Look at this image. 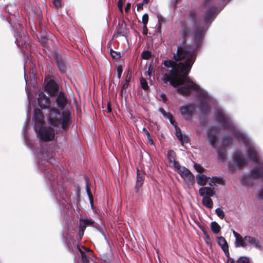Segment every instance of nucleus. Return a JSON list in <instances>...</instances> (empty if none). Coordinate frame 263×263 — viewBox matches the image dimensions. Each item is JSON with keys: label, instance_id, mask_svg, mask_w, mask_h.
<instances>
[{"label": "nucleus", "instance_id": "obj_8", "mask_svg": "<svg viewBox=\"0 0 263 263\" xmlns=\"http://www.w3.org/2000/svg\"><path fill=\"white\" fill-rule=\"evenodd\" d=\"M181 115L186 120H190L195 111V107L191 104H186L179 107Z\"/></svg>", "mask_w": 263, "mask_h": 263}, {"label": "nucleus", "instance_id": "obj_48", "mask_svg": "<svg viewBox=\"0 0 263 263\" xmlns=\"http://www.w3.org/2000/svg\"><path fill=\"white\" fill-rule=\"evenodd\" d=\"M224 252L225 255L228 257V259L231 258L230 256V253L229 251V248L223 251Z\"/></svg>", "mask_w": 263, "mask_h": 263}, {"label": "nucleus", "instance_id": "obj_52", "mask_svg": "<svg viewBox=\"0 0 263 263\" xmlns=\"http://www.w3.org/2000/svg\"><path fill=\"white\" fill-rule=\"evenodd\" d=\"M211 0H204L203 4V7L204 8H206V6H209L210 5V1Z\"/></svg>", "mask_w": 263, "mask_h": 263}, {"label": "nucleus", "instance_id": "obj_49", "mask_svg": "<svg viewBox=\"0 0 263 263\" xmlns=\"http://www.w3.org/2000/svg\"><path fill=\"white\" fill-rule=\"evenodd\" d=\"M181 0H174L173 2V6L174 8H176L178 7V5L179 3L181 2Z\"/></svg>", "mask_w": 263, "mask_h": 263}, {"label": "nucleus", "instance_id": "obj_31", "mask_svg": "<svg viewBox=\"0 0 263 263\" xmlns=\"http://www.w3.org/2000/svg\"><path fill=\"white\" fill-rule=\"evenodd\" d=\"M148 15L147 13H145L143 15L142 18V22L144 25V28H145L146 30H147V28L146 27V25L148 23Z\"/></svg>", "mask_w": 263, "mask_h": 263}, {"label": "nucleus", "instance_id": "obj_4", "mask_svg": "<svg viewBox=\"0 0 263 263\" xmlns=\"http://www.w3.org/2000/svg\"><path fill=\"white\" fill-rule=\"evenodd\" d=\"M216 120L222 125L223 127L231 132L237 138L239 141L245 144L247 147V154L250 156L255 163L259 165L258 155L254 149V145L250 139L243 132L237 129L230 117L223 111H217L215 112Z\"/></svg>", "mask_w": 263, "mask_h": 263}, {"label": "nucleus", "instance_id": "obj_30", "mask_svg": "<svg viewBox=\"0 0 263 263\" xmlns=\"http://www.w3.org/2000/svg\"><path fill=\"white\" fill-rule=\"evenodd\" d=\"M58 66L62 73H65L66 71V67L64 63L62 61H58L57 62Z\"/></svg>", "mask_w": 263, "mask_h": 263}, {"label": "nucleus", "instance_id": "obj_60", "mask_svg": "<svg viewBox=\"0 0 263 263\" xmlns=\"http://www.w3.org/2000/svg\"><path fill=\"white\" fill-rule=\"evenodd\" d=\"M149 2V0H143V4H147Z\"/></svg>", "mask_w": 263, "mask_h": 263}, {"label": "nucleus", "instance_id": "obj_11", "mask_svg": "<svg viewBox=\"0 0 263 263\" xmlns=\"http://www.w3.org/2000/svg\"><path fill=\"white\" fill-rule=\"evenodd\" d=\"M45 91L50 96H53L58 93L59 85L53 81H49L45 86Z\"/></svg>", "mask_w": 263, "mask_h": 263}, {"label": "nucleus", "instance_id": "obj_56", "mask_svg": "<svg viewBox=\"0 0 263 263\" xmlns=\"http://www.w3.org/2000/svg\"><path fill=\"white\" fill-rule=\"evenodd\" d=\"M84 235V232H83V230H79V235L80 236V238H81Z\"/></svg>", "mask_w": 263, "mask_h": 263}, {"label": "nucleus", "instance_id": "obj_7", "mask_svg": "<svg viewBox=\"0 0 263 263\" xmlns=\"http://www.w3.org/2000/svg\"><path fill=\"white\" fill-rule=\"evenodd\" d=\"M178 174L184 179L188 186H193L195 183V177L192 173L187 168L180 166L176 169Z\"/></svg>", "mask_w": 263, "mask_h": 263}, {"label": "nucleus", "instance_id": "obj_9", "mask_svg": "<svg viewBox=\"0 0 263 263\" xmlns=\"http://www.w3.org/2000/svg\"><path fill=\"white\" fill-rule=\"evenodd\" d=\"M167 119H169L171 124L174 126L175 128V135L183 145L184 143H187L189 141V137L186 135H183L181 133L180 129L177 125L175 121L173 120V117L172 115L171 118L168 117Z\"/></svg>", "mask_w": 263, "mask_h": 263}, {"label": "nucleus", "instance_id": "obj_10", "mask_svg": "<svg viewBox=\"0 0 263 263\" xmlns=\"http://www.w3.org/2000/svg\"><path fill=\"white\" fill-rule=\"evenodd\" d=\"M56 103L59 109L62 111V112L65 110L64 108L68 104V99L66 95L62 91H60L56 98Z\"/></svg>", "mask_w": 263, "mask_h": 263}, {"label": "nucleus", "instance_id": "obj_41", "mask_svg": "<svg viewBox=\"0 0 263 263\" xmlns=\"http://www.w3.org/2000/svg\"><path fill=\"white\" fill-rule=\"evenodd\" d=\"M124 0H119L118 2V7L121 13H123V4L124 3Z\"/></svg>", "mask_w": 263, "mask_h": 263}, {"label": "nucleus", "instance_id": "obj_46", "mask_svg": "<svg viewBox=\"0 0 263 263\" xmlns=\"http://www.w3.org/2000/svg\"><path fill=\"white\" fill-rule=\"evenodd\" d=\"M143 3H139L137 4V11H140L141 10H142L143 9Z\"/></svg>", "mask_w": 263, "mask_h": 263}, {"label": "nucleus", "instance_id": "obj_51", "mask_svg": "<svg viewBox=\"0 0 263 263\" xmlns=\"http://www.w3.org/2000/svg\"><path fill=\"white\" fill-rule=\"evenodd\" d=\"M85 229H86V226L83 224V223L82 222V221L80 220V230H83V232H84Z\"/></svg>", "mask_w": 263, "mask_h": 263}, {"label": "nucleus", "instance_id": "obj_20", "mask_svg": "<svg viewBox=\"0 0 263 263\" xmlns=\"http://www.w3.org/2000/svg\"><path fill=\"white\" fill-rule=\"evenodd\" d=\"M216 15V11L214 9L210 8L208 10L204 15L205 23L207 24L210 21L211 22L215 18Z\"/></svg>", "mask_w": 263, "mask_h": 263}, {"label": "nucleus", "instance_id": "obj_59", "mask_svg": "<svg viewBox=\"0 0 263 263\" xmlns=\"http://www.w3.org/2000/svg\"><path fill=\"white\" fill-rule=\"evenodd\" d=\"M148 141L151 144H153L154 142H153L152 138H151L150 139H149Z\"/></svg>", "mask_w": 263, "mask_h": 263}, {"label": "nucleus", "instance_id": "obj_62", "mask_svg": "<svg viewBox=\"0 0 263 263\" xmlns=\"http://www.w3.org/2000/svg\"><path fill=\"white\" fill-rule=\"evenodd\" d=\"M147 136V138L148 139V140L150 139L151 138H152L151 136V135L149 134V136Z\"/></svg>", "mask_w": 263, "mask_h": 263}, {"label": "nucleus", "instance_id": "obj_33", "mask_svg": "<svg viewBox=\"0 0 263 263\" xmlns=\"http://www.w3.org/2000/svg\"><path fill=\"white\" fill-rule=\"evenodd\" d=\"M216 215L221 219L224 217V213L223 211L220 208H217L215 210Z\"/></svg>", "mask_w": 263, "mask_h": 263}, {"label": "nucleus", "instance_id": "obj_27", "mask_svg": "<svg viewBox=\"0 0 263 263\" xmlns=\"http://www.w3.org/2000/svg\"><path fill=\"white\" fill-rule=\"evenodd\" d=\"M226 150L224 148H219L218 149V158L219 160L224 161L226 157Z\"/></svg>", "mask_w": 263, "mask_h": 263}, {"label": "nucleus", "instance_id": "obj_28", "mask_svg": "<svg viewBox=\"0 0 263 263\" xmlns=\"http://www.w3.org/2000/svg\"><path fill=\"white\" fill-rule=\"evenodd\" d=\"M5 11H8L10 14L12 15H14L16 13H17L15 7L13 5H10L7 6V7L5 8Z\"/></svg>", "mask_w": 263, "mask_h": 263}, {"label": "nucleus", "instance_id": "obj_45", "mask_svg": "<svg viewBox=\"0 0 263 263\" xmlns=\"http://www.w3.org/2000/svg\"><path fill=\"white\" fill-rule=\"evenodd\" d=\"M152 70V69L151 66H149L148 67V70L144 73V76H148L149 77H151Z\"/></svg>", "mask_w": 263, "mask_h": 263}, {"label": "nucleus", "instance_id": "obj_1", "mask_svg": "<svg viewBox=\"0 0 263 263\" xmlns=\"http://www.w3.org/2000/svg\"><path fill=\"white\" fill-rule=\"evenodd\" d=\"M195 50H190L186 47H178L176 52L173 55L175 61L168 60L163 62L164 65L171 69L162 74L161 80L164 83H169L174 87L185 84V86L176 89L177 92L182 95H190L191 90L196 92L202 98L199 102V109L202 114H205L210 111L208 94L187 76L195 61Z\"/></svg>", "mask_w": 263, "mask_h": 263}, {"label": "nucleus", "instance_id": "obj_61", "mask_svg": "<svg viewBox=\"0 0 263 263\" xmlns=\"http://www.w3.org/2000/svg\"><path fill=\"white\" fill-rule=\"evenodd\" d=\"M143 28H144L143 33L146 34L147 33V31L146 30L145 28L143 27Z\"/></svg>", "mask_w": 263, "mask_h": 263}, {"label": "nucleus", "instance_id": "obj_43", "mask_svg": "<svg viewBox=\"0 0 263 263\" xmlns=\"http://www.w3.org/2000/svg\"><path fill=\"white\" fill-rule=\"evenodd\" d=\"M128 85H129V84H127V83H124V84L123 85L121 90V92L122 95L123 93H126V89L128 87Z\"/></svg>", "mask_w": 263, "mask_h": 263}, {"label": "nucleus", "instance_id": "obj_39", "mask_svg": "<svg viewBox=\"0 0 263 263\" xmlns=\"http://www.w3.org/2000/svg\"><path fill=\"white\" fill-rule=\"evenodd\" d=\"M194 168L198 173H202L204 170V168L202 166L198 164H195L194 165Z\"/></svg>", "mask_w": 263, "mask_h": 263}, {"label": "nucleus", "instance_id": "obj_53", "mask_svg": "<svg viewBox=\"0 0 263 263\" xmlns=\"http://www.w3.org/2000/svg\"><path fill=\"white\" fill-rule=\"evenodd\" d=\"M258 198L259 199H263V189L260 192L258 195Z\"/></svg>", "mask_w": 263, "mask_h": 263}, {"label": "nucleus", "instance_id": "obj_19", "mask_svg": "<svg viewBox=\"0 0 263 263\" xmlns=\"http://www.w3.org/2000/svg\"><path fill=\"white\" fill-rule=\"evenodd\" d=\"M144 179V174L143 172L140 171L139 170H137V182L135 185V188L138 189V187L141 186L143 184V180ZM137 193L138 192V190L137 189Z\"/></svg>", "mask_w": 263, "mask_h": 263}, {"label": "nucleus", "instance_id": "obj_16", "mask_svg": "<svg viewBox=\"0 0 263 263\" xmlns=\"http://www.w3.org/2000/svg\"><path fill=\"white\" fill-rule=\"evenodd\" d=\"M199 193L200 196L204 197H212L214 194L212 189L209 187H202L199 190Z\"/></svg>", "mask_w": 263, "mask_h": 263}, {"label": "nucleus", "instance_id": "obj_26", "mask_svg": "<svg viewBox=\"0 0 263 263\" xmlns=\"http://www.w3.org/2000/svg\"><path fill=\"white\" fill-rule=\"evenodd\" d=\"M211 227L212 232L215 234L218 233L220 231V227L216 221L211 222Z\"/></svg>", "mask_w": 263, "mask_h": 263}, {"label": "nucleus", "instance_id": "obj_17", "mask_svg": "<svg viewBox=\"0 0 263 263\" xmlns=\"http://www.w3.org/2000/svg\"><path fill=\"white\" fill-rule=\"evenodd\" d=\"M251 176L255 179L263 178V164L260 167H255L251 171Z\"/></svg>", "mask_w": 263, "mask_h": 263}, {"label": "nucleus", "instance_id": "obj_40", "mask_svg": "<svg viewBox=\"0 0 263 263\" xmlns=\"http://www.w3.org/2000/svg\"><path fill=\"white\" fill-rule=\"evenodd\" d=\"M232 141V138L231 137H228L227 139H225L223 141V144L227 146L230 144Z\"/></svg>", "mask_w": 263, "mask_h": 263}, {"label": "nucleus", "instance_id": "obj_38", "mask_svg": "<svg viewBox=\"0 0 263 263\" xmlns=\"http://www.w3.org/2000/svg\"><path fill=\"white\" fill-rule=\"evenodd\" d=\"M237 261L238 263H249V259L247 257L242 256L239 257Z\"/></svg>", "mask_w": 263, "mask_h": 263}, {"label": "nucleus", "instance_id": "obj_44", "mask_svg": "<svg viewBox=\"0 0 263 263\" xmlns=\"http://www.w3.org/2000/svg\"><path fill=\"white\" fill-rule=\"evenodd\" d=\"M122 71H123L122 68L121 66L118 67V68L117 69V72L118 79H120L122 73Z\"/></svg>", "mask_w": 263, "mask_h": 263}, {"label": "nucleus", "instance_id": "obj_63", "mask_svg": "<svg viewBox=\"0 0 263 263\" xmlns=\"http://www.w3.org/2000/svg\"><path fill=\"white\" fill-rule=\"evenodd\" d=\"M18 38H17V39H16V40H15V43H16V44H17V43L18 42Z\"/></svg>", "mask_w": 263, "mask_h": 263}, {"label": "nucleus", "instance_id": "obj_47", "mask_svg": "<svg viewBox=\"0 0 263 263\" xmlns=\"http://www.w3.org/2000/svg\"><path fill=\"white\" fill-rule=\"evenodd\" d=\"M130 77H131V73H128V74H127V76L126 77V78H125V83H127V84H129V81L130 80Z\"/></svg>", "mask_w": 263, "mask_h": 263}, {"label": "nucleus", "instance_id": "obj_15", "mask_svg": "<svg viewBox=\"0 0 263 263\" xmlns=\"http://www.w3.org/2000/svg\"><path fill=\"white\" fill-rule=\"evenodd\" d=\"M233 234L235 237V246L236 248L242 247H246L247 243L245 242V237L243 238L239 234L235 231H233Z\"/></svg>", "mask_w": 263, "mask_h": 263}, {"label": "nucleus", "instance_id": "obj_58", "mask_svg": "<svg viewBox=\"0 0 263 263\" xmlns=\"http://www.w3.org/2000/svg\"><path fill=\"white\" fill-rule=\"evenodd\" d=\"M201 230H202V232L204 233V234H206V230L205 229V228H201Z\"/></svg>", "mask_w": 263, "mask_h": 263}, {"label": "nucleus", "instance_id": "obj_2", "mask_svg": "<svg viewBox=\"0 0 263 263\" xmlns=\"http://www.w3.org/2000/svg\"><path fill=\"white\" fill-rule=\"evenodd\" d=\"M39 168L44 172L45 177L48 180L50 190L53 192L59 204L64 207L68 203L69 195L65 191L61 185L57 183V175L49 171L50 165H53L55 160L51 149L46 144L42 147L37 155Z\"/></svg>", "mask_w": 263, "mask_h": 263}, {"label": "nucleus", "instance_id": "obj_34", "mask_svg": "<svg viewBox=\"0 0 263 263\" xmlns=\"http://www.w3.org/2000/svg\"><path fill=\"white\" fill-rule=\"evenodd\" d=\"M159 111L163 115V116L166 118H167L168 117L171 118L172 117V114L170 112H167L165 111V110L163 108H159Z\"/></svg>", "mask_w": 263, "mask_h": 263}, {"label": "nucleus", "instance_id": "obj_23", "mask_svg": "<svg viewBox=\"0 0 263 263\" xmlns=\"http://www.w3.org/2000/svg\"><path fill=\"white\" fill-rule=\"evenodd\" d=\"M217 243L223 251L229 248L226 240L222 236L218 237L217 238Z\"/></svg>", "mask_w": 263, "mask_h": 263}, {"label": "nucleus", "instance_id": "obj_22", "mask_svg": "<svg viewBox=\"0 0 263 263\" xmlns=\"http://www.w3.org/2000/svg\"><path fill=\"white\" fill-rule=\"evenodd\" d=\"M209 178L207 177L204 175L198 174L196 175V181L197 183L201 186L205 185L208 182V180Z\"/></svg>", "mask_w": 263, "mask_h": 263}, {"label": "nucleus", "instance_id": "obj_6", "mask_svg": "<svg viewBox=\"0 0 263 263\" xmlns=\"http://www.w3.org/2000/svg\"><path fill=\"white\" fill-rule=\"evenodd\" d=\"M33 119L34 121V130L41 140L44 141L52 140L55 136L54 130L52 126L48 127L43 126L44 116L40 109H34Z\"/></svg>", "mask_w": 263, "mask_h": 263}, {"label": "nucleus", "instance_id": "obj_35", "mask_svg": "<svg viewBox=\"0 0 263 263\" xmlns=\"http://www.w3.org/2000/svg\"><path fill=\"white\" fill-rule=\"evenodd\" d=\"M83 222V224L86 226H92L94 223V221L91 219H84L81 220Z\"/></svg>", "mask_w": 263, "mask_h": 263}, {"label": "nucleus", "instance_id": "obj_36", "mask_svg": "<svg viewBox=\"0 0 263 263\" xmlns=\"http://www.w3.org/2000/svg\"><path fill=\"white\" fill-rule=\"evenodd\" d=\"M212 182L213 183H217L218 184H223V181L222 178L217 177H213L212 178Z\"/></svg>", "mask_w": 263, "mask_h": 263}, {"label": "nucleus", "instance_id": "obj_21", "mask_svg": "<svg viewBox=\"0 0 263 263\" xmlns=\"http://www.w3.org/2000/svg\"><path fill=\"white\" fill-rule=\"evenodd\" d=\"M245 239L251 245L254 246L256 248H260L261 247L259 241L253 237L246 236H245Z\"/></svg>", "mask_w": 263, "mask_h": 263}, {"label": "nucleus", "instance_id": "obj_50", "mask_svg": "<svg viewBox=\"0 0 263 263\" xmlns=\"http://www.w3.org/2000/svg\"><path fill=\"white\" fill-rule=\"evenodd\" d=\"M130 6H131V4L130 3H128L126 4V5L125 8V11L127 13L128 12V11L130 9Z\"/></svg>", "mask_w": 263, "mask_h": 263}, {"label": "nucleus", "instance_id": "obj_42", "mask_svg": "<svg viewBox=\"0 0 263 263\" xmlns=\"http://www.w3.org/2000/svg\"><path fill=\"white\" fill-rule=\"evenodd\" d=\"M52 3L54 6L57 8L61 6V0H52Z\"/></svg>", "mask_w": 263, "mask_h": 263}, {"label": "nucleus", "instance_id": "obj_14", "mask_svg": "<svg viewBox=\"0 0 263 263\" xmlns=\"http://www.w3.org/2000/svg\"><path fill=\"white\" fill-rule=\"evenodd\" d=\"M77 249L80 252L81 255L82 263H89L90 257L87 255L86 253L90 252V250L85 247H82L77 246Z\"/></svg>", "mask_w": 263, "mask_h": 263}, {"label": "nucleus", "instance_id": "obj_54", "mask_svg": "<svg viewBox=\"0 0 263 263\" xmlns=\"http://www.w3.org/2000/svg\"><path fill=\"white\" fill-rule=\"evenodd\" d=\"M142 131L144 133V134L145 135H146V136H149V134H150L148 132V131L145 127L143 128Z\"/></svg>", "mask_w": 263, "mask_h": 263}, {"label": "nucleus", "instance_id": "obj_13", "mask_svg": "<svg viewBox=\"0 0 263 263\" xmlns=\"http://www.w3.org/2000/svg\"><path fill=\"white\" fill-rule=\"evenodd\" d=\"M233 159L235 164L238 166H243L247 164L243 154L240 152L235 153L233 156Z\"/></svg>", "mask_w": 263, "mask_h": 263}, {"label": "nucleus", "instance_id": "obj_24", "mask_svg": "<svg viewBox=\"0 0 263 263\" xmlns=\"http://www.w3.org/2000/svg\"><path fill=\"white\" fill-rule=\"evenodd\" d=\"M86 183V190L87 192V195L89 197L90 203L92 204L93 202V196L91 193L90 190L89 188V178L87 176H85L84 177Z\"/></svg>", "mask_w": 263, "mask_h": 263}, {"label": "nucleus", "instance_id": "obj_12", "mask_svg": "<svg viewBox=\"0 0 263 263\" xmlns=\"http://www.w3.org/2000/svg\"><path fill=\"white\" fill-rule=\"evenodd\" d=\"M176 153L173 150H169L167 153V157L170 166L177 169L180 167L179 163L176 160Z\"/></svg>", "mask_w": 263, "mask_h": 263}, {"label": "nucleus", "instance_id": "obj_25", "mask_svg": "<svg viewBox=\"0 0 263 263\" xmlns=\"http://www.w3.org/2000/svg\"><path fill=\"white\" fill-rule=\"evenodd\" d=\"M203 204L209 209H211L213 206L212 200L209 197H204L202 199Z\"/></svg>", "mask_w": 263, "mask_h": 263}, {"label": "nucleus", "instance_id": "obj_32", "mask_svg": "<svg viewBox=\"0 0 263 263\" xmlns=\"http://www.w3.org/2000/svg\"><path fill=\"white\" fill-rule=\"evenodd\" d=\"M151 57V52L148 50H145L142 52L141 57L144 60H148Z\"/></svg>", "mask_w": 263, "mask_h": 263}, {"label": "nucleus", "instance_id": "obj_29", "mask_svg": "<svg viewBox=\"0 0 263 263\" xmlns=\"http://www.w3.org/2000/svg\"><path fill=\"white\" fill-rule=\"evenodd\" d=\"M140 83L141 87L144 90H147L148 89L149 87L148 86L147 82L146 80L144 78L141 77L140 78Z\"/></svg>", "mask_w": 263, "mask_h": 263}, {"label": "nucleus", "instance_id": "obj_5", "mask_svg": "<svg viewBox=\"0 0 263 263\" xmlns=\"http://www.w3.org/2000/svg\"><path fill=\"white\" fill-rule=\"evenodd\" d=\"M189 22H192L195 28L194 37L197 42V46L198 47L200 45V41L203 37L205 30L203 27L197 26V13L195 10L190 12L188 21L181 22L179 35L182 39L183 42H185L186 39L191 35L192 30L190 26Z\"/></svg>", "mask_w": 263, "mask_h": 263}, {"label": "nucleus", "instance_id": "obj_55", "mask_svg": "<svg viewBox=\"0 0 263 263\" xmlns=\"http://www.w3.org/2000/svg\"><path fill=\"white\" fill-rule=\"evenodd\" d=\"M227 263H235L234 260L233 258L228 259Z\"/></svg>", "mask_w": 263, "mask_h": 263}, {"label": "nucleus", "instance_id": "obj_37", "mask_svg": "<svg viewBox=\"0 0 263 263\" xmlns=\"http://www.w3.org/2000/svg\"><path fill=\"white\" fill-rule=\"evenodd\" d=\"M110 53L113 59H118L120 57V53L114 51L112 49L110 50Z\"/></svg>", "mask_w": 263, "mask_h": 263}, {"label": "nucleus", "instance_id": "obj_57", "mask_svg": "<svg viewBox=\"0 0 263 263\" xmlns=\"http://www.w3.org/2000/svg\"><path fill=\"white\" fill-rule=\"evenodd\" d=\"M107 110H108V112H111V107H110L109 104H108V105H107Z\"/></svg>", "mask_w": 263, "mask_h": 263}, {"label": "nucleus", "instance_id": "obj_18", "mask_svg": "<svg viewBox=\"0 0 263 263\" xmlns=\"http://www.w3.org/2000/svg\"><path fill=\"white\" fill-rule=\"evenodd\" d=\"M207 134L209 138L210 144L214 147L216 142V132L215 129L209 128L207 130Z\"/></svg>", "mask_w": 263, "mask_h": 263}, {"label": "nucleus", "instance_id": "obj_3", "mask_svg": "<svg viewBox=\"0 0 263 263\" xmlns=\"http://www.w3.org/2000/svg\"><path fill=\"white\" fill-rule=\"evenodd\" d=\"M37 103L41 108L47 109V119L50 126L60 127L64 131L68 130L72 123L71 113L68 108L60 113L54 105L51 104L50 98L43 92H39Z\"/></svg>", "mask_w": 263, "mask_h": 263}, {"label": "nucleus", "instance_id": "obj_64", "mask_svg": "<svg viewBox=\"0 0 263 263\" xmlns=\"http://www.w3.org/2000/svg\"><path fill=\"white\" fill-rule=\"evenodd\" d=\"M117 34H118H118H121H121H122V33H121V32H119V31H118V32H117Z\"/></svg>", "mask_w": 263, "mask_h": 263}]
</instances>
